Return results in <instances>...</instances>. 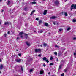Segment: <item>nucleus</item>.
<instances>
[{"label":"nucleus","mask_w":76,"mask_h":76,"mask_svg":"<svg viewBox=\"0 0 76 76\" xmlns=\"http://www.w3.org/2000/svg\"><path fill=\"white\" fill-rule=\"evenodd\" d=\"M76 9V5L75 4H72L71 6L70 10L71 11L73 10V9Z\"/></svg>","instance_id":"f257e3e1"},{"label":"nucleus","mask_w":76,"mask_h":76,"mask_svg":"<svg viewBox=\"0 0 76 76\" xmlns=\"http://www.w3.org/2000/svg\"><path fill=\"white\" fill-rule=\"evenodd\" d=\"M54 3L56 6H59V5H60V3L59 1L58 0L54 2Z\"/></svg>","instance_id":"f03ea898"},{"label":"nucleus","mask_w":76,"mask_h":76,"mask_svg":"<svg viewBox=\"0 0 76 76\" xmlns=\"http://www.w3.org/2000/svg\"><path fill=\"white\" fill-rule=\"evenodd\" d=\"M35 53L40 52L41 51V49H35Z\"/></svg>","instance_id":"7ed1b4c3"},{"label":"nucleus","mask_w":76,"mask_h":76,"mask_svg":"<svg viewBox=\"0 0 76 76\" xmlns=\"http://www.w3.org/2000/svg\"><path fill=\"white\" fill-rule=\"evenodd\" d=\"M10 4V1L9 0H8L7 1V4L8 5L9 7H11V6H12V5Z\"/></svg>","instance_id":"20e7f679"},{"label":"nucleus","mask_w":76,"mask_h":76,"mask_svg":"<svg viewBox=\"0 0 76 76\" xmlns=\"http://www.w3.org/2000/svg\"><path fill=\"white\" fill-rule=\"evenodd\" d=\"M15 61L17 63H19V62H20L21 61V59H15Z\"/></svg>","instance_id":"39448f33"},{"label":"nucleus","mask_w":76,"mask_h":76,"mask_svg":"<svg viewBox=\"0 0 76 76\" xmlns=\"http://www.w3.org/2000/svg\"><path fill=\"white\" fill-rule=\"evenodd\" d=\"M4 25H11V23H9L7 22L4 23Z\"/></svg>","instance_id":"423d86ee"},{"label":"nucleus","mask_w":76,"mask_h":76,"mask_svg":"<svg viewBox=\"0 0 76 76\" xmlns=\"http://www.w3.org/2000/svg\"><path fill=\"white\" fill-rule=\"evenodd\" d=\"M44 26L48 27V23H47L45 22L44 23Z\"/></svg>","instance_id":"0eeeda50"},{"label":"nucleus","mask_w":76,"mask_h":76,"mask_svg":"<svg viewBox=\"0 0 76 76\" xmlns=\"http://www.w3.org/2000/svg\"><path fill=\"white\" fill-rule=\"evenodd\" d=\"M25 43L26 44V45H27L28 47L30 46V44H29V43H28V42L26 41L25 42Z\"/></svg>","instance_id":"6e6552de"},{"label":"nucleus","mask_w":76,"mask_h":76,"mask_svg":"<svg viewBox=\"0 0 76 76\" xmlns=\"http://www.w3.org/2000/svg\"><path fill=\"white\" fill-rule=\"evenodd\" d=\"M47 10H45L43 12V15H47Z\"/></svg>","instance_id":"1a4fd4ad"},{"label":"nucleus","mask_w":76,"mask_h":76,"mask_svg":"<svg viewBox=\"0 0 76 76\" xmlns=\"http://www.w3.org/2000/svg\"><path fill=\"white\" fill-rule=\"evenodd\" d=\"M64 60H62L61 61V65H63V64H64Z\"/></svg>","instance_id":"9d476101"},{"label":"nucleus","mask_w":76,"mask_h":76,"mask_svg":"<svg viewBox=\"0 0 76 76\" xmlns=\"http://www.w3.org/2000/svg\"><path fill=\"white\" fill-rule=\"evenodd\" d=\"M56 17L55 16H53L52 17L50 18V19H56Z\"/></svg>","instance_id":"9b49d317"},{"label":"nucleus","mask_w":76,"mask_h":76,"mask_svg":"<svg viewBox=\"0 0 76 76\" xmlns=\"http://www.w3.org/2000/svg\"><path fill=\"white\" fill-rule=\"evenodd\" d=\"M23 32H21L19 33V34L18 35L19 36L22 35H23Z\"/></svg>","instance_id":"f8f14e48"},{"label":"nucleus","mask_w":76,"mask_h":76,"mask_svg":"<svg viewBox=\"0 0 76 76\" xmlns=\"http://www.w3.org/2000/svg\"><path fill=\"white\" fill-rule=\"evenodd\" d=\"M28 34H25V35L26 36L25 38H26V39H27V38H28Z\"/></svg>","instance_id":"ddd939ff"},{"label":"nucleus","mask_w":76,"mask_h":76,"mask_svg":"<svg viewBox=\"0 0 76 76\" xmlns=\"http://www.w3.org/2000/svg\"><path fill=\"white\" fill-rule=\"evenodd\" d=\"M39 20V25H41V23H42V20Z\"/></svg>","instance_id":"4468645a"},{"label":"nucleus","mask_w":76,"mask_h":76,"mask_svg":"<svg viewBox=\"0 0 76 76\" xmlns=\"http://www.w3.org/2000/svg\"><path fill=\"white\" fill-rule=\"evenodd\" d=\"M47 59L46 57H44L42 58V60H44L45 61Z\"/></svg>","instance_id":"2eb2a0df"},{"label":"nucleus","mask_w":76,"mask_h":76,"mask_svg":"<svg viewBox=\"0 0 76 76\" xmlns=\"http://www.w3.org/2000/svg\"><path fill=\"white\" fill-rule=\"evenodd\" d=\"M61 52L60 51H59L58 53V56H60L61 55Z\"/></svg>","instance_id":"dca6fc26"},{"label":"nucleus","mask_w":76,"mask_h":76,"mask_svg":"<svg viewBox=\"0 0 76 76\" xmlns=\"http://www.w3.org/2000/svg\"><path fill=\"white\" fill-rule=\"evenodd\" d=\"M43 73H44V71H43V70L40 71V74L41 75H42V74H43Z\"/></svg>","instance_id":"f3484780"},{"label":"nucleus","mask_w":76,"mask_h":76,"mask_svg":"<svg viewBox=\"0 0 76 76\" xmlns=\"http://www.w3.org/2000/svg\"><path fill=\"white\" fill-rule=\"evenodd\" d=\"M3 67V65L1 64L0 66V69H2Z\"/></svg>","instance_id":"a211bd4d"},{"label":"nucleus","mask_w":76,"mask_h":76,"mask_svg":"<svg viewBox=\"0 0 76 76\" xmlns=\"http://www.w3.org/2000/svg\"><path fill=\"white\" fill-rule=\"evenodd\" d=\"M43 45L44 47H46V46H47V44H46L45 43H44L43 44Z\"/></svg>","instance_id":"6ab92c4d"},{"label":"nucleus","mask_w":76,"mask_h":76,"mask_svg":"<svg viewBox=\"0 0 76 76\" xmlns=\"http://www.w3.org/2000/svg\"><path fill=\"white\" fill-rule=\"evenodd\" d=\"M42 32H43V31H42V30L39 31H38V33L39 34H41V33H42Z\"/></svg>","instance_id":"aec40b11"},{"label":"nucleus","mask_w":76,"mask_h":76,"mask_svg":"<svg viewBox=\"0 0 76 76\" xmlns=\"http://www.w3.org/2000/svg\"><path fill=\"white\" fill-rule=\"evenodd\" d=\"M61 67H62V65H60L59 66V70H60V69H61Z\"/></svg>","instance_id":"412c9836"},{"label":"nucleus","mask_w":76,"mask_h":76,"mask_svg":"<svg viewBox=\"0 0 76 76\" xmlns=\"http://www.w3.org/2000/svg\"><path fill=\"white\" fill-rule=\"evenodd\" d=\"M64 15L65 16H68V15H67V13L66 12H65L64 13Z\"/></svg>","instance_id":"4be33fe9"},{"label":"nucleus","mask_w":76,"mask_h":76,"mask_svg":"<svg viewBox=\"0 0 76 76\" xmlns=\"http://www.w3.org/2000/svg\"><path fill=\"white\" fill-rule=\"evenodd\" d=\"M49 65H50V66H52V65H54V63H50Z\"/></svg>","instance_id":"5701e85b"},{"label":"nucleus","mask_w":76,"mask_h":76,"mask_svg":"<svg viewBox=\"0 0 76 76\" xmlns=\"http://www.w3.org/2000/svg\"><path fill=\"white\" fill-rule=\"evenodd\" d=\"M50 60H52L53 59V58L52 56H50Z\"/></svg>","instance_id":"b1692460"},{"label":"nucleus","mask_w":76,"mask_h":76,"mask_svg":"<svg viewBox=\"0 0 76 76\" xmlns=\"http://www.w3.org/2000/svg\"><path fill=\"white\" fill-rule=\"evenodd\" d=\"M55 47H56V48H59V46H58L57 45H55Z\"/></svg>","instance_id":"393cba45"},{"label":"nucleus","mask_w":76,"mask_h":76,"mask_svg":"<svg viewBox=\"0 0 76 76\" xmlns=\"http://www.w3.org/2000/svg\"><path fill=\"white\" fill-rule=\"evenodd\" d=\"M54 55L56 56H57V52H55L54 53Z\"/></svg>","instance_id":"a878e982"},{"label":"nucleus","mask_w":76,"mask_h":76,"mask_svg":"<svg viewBox=\"0 0 76 76\" xmlns=\"http://www.w3.org/2000/svg\"><path fill=\"white\" fill-rule=\"evenodd\" d=\"M21 70L22 72H23V67H22V66H21Z\"/></svg>","instance_id":"bb28decb"},{"label":"nucleus","mask_w":76,"mask_h":76,"mask_svg":"<svg viewBox=\"0 0 76 76\" xmlns=\"http://www.w3.org/2000/svg\"><path fill=\"white\" fill-rule=\"evenodd\" d=\"M33 71V69H31L30 70V73H32Z\"/></svg>","instance_id":"cd10ccee"},{"label":"nucleus","mask_w":76,"mask_h":76,"mask_svg":"<svg viewBox=\"0 0 76 76\" xmlns=\"http://www.w3.org/2000/svg\"><path fill=\"white\" fill-rule=\"evenodd\" d=\"M73 22H76V19H73L72 20Z\"/></svg>","instance_id":"c85d7f7f"},{"label":"nucleus","mask_w":76,"mask_h":76,"mask_svg":"<svg viewBox=\"0 0 76 76\" xmlns=\"http://www.w3.org/2000/svg\"><path fill=\"white\" fill-rule=\"evenodd\" d=\"M67 71V69H65L64 70V72H66Z\"/></svg>","instance_id":"c756f323"},{"label":"nucleus","mask_w":76,"mask_h":76,"mask_svg":"<svg viewBox=\"0 0 76 76\" xmlns=\"http://www.w3.org/2000/svg\"><path fill=\"white\" fill-rule=\"evenodd\" d=\"M46 61L47 63H49V61L47 59L46 61Z\"/></svg>","instance_id":"7c9ffc66"},{"label":"nucleus","mask_w":76,"mask_h":76,"mask_svg":"<svg viewBox=\"0 0 76 76\" xmlns=\"http://www.w3.org/2000/svg\"><path fill=\"white\" fill-rule=\"evenodd\" d=\"M70 28L69 27L68 28H67V31H69V30H70Z\"/></svg>","instance_id":"2f4dec72"},{"label":"nucleus","mask_w":76,"mask_h":76,"mask_svg":"<svg viewBox=\"0 0 76 76\" xmlns=\"http://www.w3.org/2000/svg\"><path fill=\"white\" fill-rule=\"evenodd\" d=\"M62 30H63V29L60 28L59 29V31L61 32Z\"/></svg>","instance_id":"473e14b6"},{"label":"nucleus","mask_w":76,"mask_h":76,"mask_svg":"<svg viewBox=\"0 0 76 76\" xmlns=\"http://www.w3.org/2000/svg\"><path fill=\"white\" fill-rule=\"evenodd\" d=\"M73 40H76V37L73 38Z\"/></svg>","instance_id":"72a5a7b5"},{"label":"nucleus","mask_w":76,"mask_h":76,"mask_svg":"<svg viewBox=\"0 0 76 76\" xmlns=\"http://www.w3.org/2000/svg\"><path fill=\"white\" fill-rule=\"evenodd\" d=\"M32 4H36V2H33L32 3Z\"/></svg>","instance_id":"f704fd0d"},{"label":"nucleus","mask_w":76,"mask_h":76,"mask_svg":"<svg viewBox=\"0 0 76 76\" xmlns=\"http://www.w3.org/2000/svg\"><path fill=\"white\" fill-rule=\"evenodd\" d=\"M38 56H39V57H41V54H39V55H38Z\"/></svg>","instance_id":"c9c22d12"},{"label":"nucleus","mask_w":76,"mask_h":76,"mask_svg":"<svg viewBox=\"0 0 76 76\" xmlns=\"http://www.w3.org/2000/svg\"><path fill=\"white\" fill-rule=\"evenodd\" d=\"M4 36L6 37V36H7V34H4Z\"/></svg>","instance_id":"e433bc0d"},{"label":"nucleus","mask_w":76,"mask_h":76,"mask_svg":"<svg viewBox=\"0 0 76 76\" xmlns=\"http://www.w3.org/2000/svg\"><path fill=\"white\" fill-rule=\"evenodd\" d=\"M64 73H62V74H61V76H64Z\"/></svg>","instance_id":"4c0bfd02"},{"label":"nucleus","mask_w":76,"mask_h":76,"mask_svg":"<svg viewBox=\"0 0 76 76\" xmlns=\"http://www.w3.org/2000/svg\"><path fill=\"white\" fill-rule=\"evenodd\" d=\"M18 56H19L20 57H21V53H19L18 54Z\"/></svg>","instance_id":"58836bf2"},{"label":"nucleus","mask_w":76,"mask_h":76,"mask_svg":"<svg viewBox=\"0 0 76 76\" xmlns=\"http://www.w3.org/2000/svg\"><path fill=\"white\" fill-rule=\"evenodd\" d=\"M38 46H39V47H42V45H39Z\"/></svg>","instance_id":"ea45409f"},{"label":"nucleus","mask_w":76,"mask_h":76,"mask_svg":"<svg viewBox=\"0 0 76 76\" xmlns=\"http://www.w3.org/2000/svg\"><path fill=\"white\" fill-rule=\"evenodd\" d=\"M43 66L44 67H45V66H46V65H45V63L43 64Z\"/></svg>","instance_id":"a19ab883"},{"label":"nucleus","mask_w":76,"mask_h":76,"mask_svg":"<svg viewBox=\"0 0 76 76\" xmlns=\"http://www.w3.org/2000/svg\"><path fill=\"white\" fill-rule=\"evenodd\" d=\"M36 20H39L38 18H36Z\"/></svg>","instance_id":"79ce46f5"},{"label":"nucleus","mask_w":76,"mask_h":76,"mask_svg":"<svg viewBox=\"0 0 76 76\" xmlns=\"http://www.w3.org/2000/svg\"><path fill=\"white\" fill-rule=\"evenodd\" d=\"M56 23L57 25H59V23Z\"/></svg>","instance_id":"37998d69"},{"label":"nucleus","mask_w":76,"mask_h":76,"mask_svg":"<svg viewBox=\"0 0 76 76\" xmlns=\"http://www.w3.org/2000/svg\"><path fill=\"white\" fill-rule=\"evenodd\" d=\"M74 56H76V53H74Z\"/></svg>","instance_id":"c03bdc74"},{"label":"nucleus","mask_w":76,"mask_h":76,"mask_svg":"<svg viewBox=\"0 0 76 76\" xmlns=\"http://www.w3.org/2000/svg\"><path fill=\"white\" fill-rule=\"evenodd\" d=\"M19 37H17V40H19Z\"/></svg>","instance_id":"a18cd8bd"},{"label":"nucleus","mask_w":76,"mask_h":76,"mask_svg":"<svg viewBox=\"0 0 76 76\" xmlns=\"http://www.w3.org/2000/svg\"><path fill=\"white\" fill-rule=\"evenodd\" d=\"M7 33H8V34H10V31H8V32Z\"/></svg>","instance_id":"49530a36"},{"label":"nucleus","mask_w":76,"mask_h":76,"mask_svg":"<svg viewBox=\"0 0 76 76\" xmlns=\"http://www.w3.org/2000/svg\"><path fill=\"white\" fill-rule=\"evenodd\" d=\"M21 36L20 37V38H23V36H22V35H21Z\"/></svg>","instance_id":"de8ad7c7"},{"label":"nucleus","mask_w":76,"mask_h":76,"mask_svg":"<svg viewBox=\"0 0 76 76\" xmlns=\"http://www.w3.org/2000/svg\"><path fill=\"white\" fill-rule=\"evenodd\" d=\"M3 12H4V10H2L1 11L2 13H3Z\"/></svg>","instance_id":"09e8293b"},{"label":"nucleus","mask_w":76,"mask_h":76,"mask_svg":"<svg viewBox=\"0 0 76 76\" xmlns=\"http://www.w3.org/2000/svg\"><path fill=\"white\" fill-rule=\"evenodd\" d=\"M35 10H33V11H32V12H35Z\"/></svg>","instance_id":"8fccbe9b"},{"label":"nucleus","mask_w":76,"mask_h":76,"mask_svg":"<svg viewBox=\"0 0 76 76\" xmlns=\"http://www.w3.org/2000/svg\"><path fill=\"white\" fill-rule=\"evenodd\" d=\"M56 60H57V61H58V58H57V59H56Z\"/></svg>","instance_id":"3c124183"},{"label":"nucleus","mask_w":76,"mask_h":76,"mask_svg":"<svg viewBox=\"0 0 76 76\" xmlns=\"http://www.w3.org/2000/svg\"><path fill=\"white\" fill-rule=\"evenodd\" d=\"M26 10V8H24L25 10Z\"/></svg>","instance_id":"603ef678"},{"label":"nucleus","mask_w":76,"mask_h":76,"mask_svg":"<svg viewBox=\"0 0 76 76\" xmlns=\"http://www.w3.org/2000/svg\"><path fill=\"white\" fill-rule=\"evenodd\" d=\"M30 60L31 61L32 60V58H30Z\"/></svg>","instance_id":"864d4df0"},{"label":"nucleus","mask_w":76,"mask_h":76,"mask_svg":"<svg viewBox=\"0 0 76 76\" xmlns=\"http://www.w3.org/2000/svg\"><path fill=\"white\" fill-rule=\"evenodd\" d=\"M32 13H31V14H30V15H31V16H32Z\"/></svg>","instance_id":"5fc2aeb1"},{"label":"nucleus","mask_w":76,"mask_h":76,"mask_svg":"<svg viewBox=\"0 0 76 76\" xmlns=\"http://www.w3.org/2000/svg\"><path fill=\"white\" fill-rule=\"evenodd\" d=\"M31 13H32V14H33V13H34V12H33V11H32V12H31Z\"/></svg>","instance_id":"6e6d98bb"},{"label":"nucleus","mask_w":76,"mask_h":76,"mask_svg":"<svg viewBox=\"0 0 76 76\" xmlns=\"http://www.w3.org/2000/svg\"><path fill=\"white\" fill-rule=\"evenodd\" d=\"M2 1H3V0H0V2Z\"/></svg>","instance_id":"4d7b16f0"},{"label":"nucleus","mask_w":76,"mask_h":76,"mask_svg":"<svg viewBox=\"0 0 76 76\" xmlns=\"http://www.w3.org/2000/svg\"><path fill=\"white\" fill-rule=\"evenodd\" d=\"M15 10V8H14V9H13V10L14 11V10Z\"/></svg>","instance_id":"13d9d810"},{"label":"nucleus","mask_w":76,"mask_h":76,"mask_svg":"<svg viewBox=\"0 0 76 76\" xmlns=\"http://www.w3.org/2000/svg\"><path fill=\"white\" fill-rule=\"evenodd\" d=\"M53 24L54 25H56V23H55V22L53 23Z\"/></svg>","instance_id":"bf43d9fd"},{"label":"nucleus","mask_w":76,"mask_h":76,"mask_svg":"<svg viewBox=\"0 0 76 76\" xmlns=\"http://www.w3.org/2000/svg\"><path fill=\"white\" fill-rule=\"evenodd\" d=\"M64 1L65 2H66V1H67V0H65Z\"/></svg>","instance_id":"052dcab7"},{"label":"nucleus","mask_w":76,"mask_h":76,"mask_svg":"<svg viewBox=\"0 0 76 76\" xmlns=\"http://www.w3.org/2000/svg\"><path fill=\"white\" fill-rule=\"evenodd\" d=\"M50 72H48V74L49 75H50Z\"/></svg>","instance_id":"680f3d73"},{"label":"nucleus","mask_w":76,"mask_h":76,"mask_svg":"<svg viewBox=\"0 0 76 76\" xmlns=\"http://www.w3.org/2000/svg\"><path fill=\"white\" fill-rule=\"evenodd\" d=\"M48 34L49 35H50V33H48Z\"/></svg>","instance_id":"e2e57ef3"},{"label":"nucleus","mask_w":76,"mask_h":76,"mask_svg":"<svg viewBox=\"0 0 76 76\" xmlns=\"http://www.w3.org/2000/svg\"><path fill=\"white\" fill-rule=\"evenodd\" d=\"M69 64H70V63H69L68 64V66H69Z\"/></svg>","instance_id":"0e129e2a"},{"label":"nucleus","mask_w":76,"mask_h":76,"mask_svg":"<svg viewBox=\"0 0 76 76\" xmlns=\"http://www.w3.org/2000/svg\"><path fill=\"white\" fill-rule=\"evenodd\" d=\"M34 32H36V31H34Z\"/></svg>","instance_id":"69168bd1"},{"label":"nucleus","mask_w":76,"mask_h":76,"mask_svg":"<svg viewBox=\"0 0 76 76\" xmlns=\"http://www.w3.org/2000/svg\"><path fill=\"white\" fill-rule=\"evenodd\" d=\"M1 59H0V62H1Z\"/></svg>","instance_id":"338daca9"},{"label":"nucleus","mask_w":76,"mask_h":76,"mask_svg":"<svg viewBox=\"0 0 76 76\" xmlns=\"http://www.w3.org/2000/svg\"><path fill=\"white\" fill-rule=\"evenodd\" d=\"M51 76H54L53 75H52Z\"/></svg>","instance_id":"774afa93"}]
</instances>
